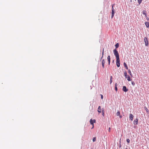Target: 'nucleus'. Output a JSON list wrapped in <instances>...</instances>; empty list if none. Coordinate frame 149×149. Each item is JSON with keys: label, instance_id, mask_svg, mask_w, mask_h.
<instances>
[{"label": "nucleus", "instance_id": "f257e3e1", "mask_svg": "<svg viewBox=\"0 0 149 149\" xmlns=\"http://www.w3.org/2000/svg\"><path fill=\"white\" fill-rule=\"evenodd\" d=\"M113 52L115 56L116 57V59L120 58L119 54L118 51L116 49H114L113 51Z\"/></svg>", "mask_w": 149, "mask_h": 149}, {"label": "nucleus", "instance_id": "4be33fe9", "mask_svg": "<svg viewBox=\"0 0 149 149\" xmlns=\"http://www.w3.org/2000/svg\"><path fill=\"white\" fill-rule=\"evenodd\" d=\"M138 2L139 3V4H140L141 3L142 1V0H138Z\"/></svg>", "mask_w": 149, "mask_h": 149}, {"label": "nucleus", "instance_id": "a211bd4d", "mask_svg": "<svg viewBox=\"0 0 149 149\" xmlns=\"http://www.w3.org/2000/svg\"><path fill=\"white\" fill-rule=\"evenodd\" d=\"M112 76H111L110 77V84H111V83L112 82Z\"/></svg>", "mask_w": 149, "mask_h": 149}, {"label": "nucleus", "instance_id": "9d476101", "mask_svg": "<svg viewBox=\"0 0 149 149\" xmlns=\"http://www.w3.org/2000/svg\"><path fill=\"white\" fill-rule=\"evenodd\" d=\"M143 14L145 15L146 19H147V17L148 18V17L147 16V14L146 13V11L145 10H143Z\"/></svg>", "mask_w": 149, "mask_h": 149}, {"label": "nucleus", "instance_id": "9b49d317", "mask_svg": "<svg viewBox=\"0 0 149 149\" xmlns=\"http://www.w3.org/2000/svg\"><path fill=\"white\" fill-rule=\"evenodd\" d=\"M107 59L109 62V65L110 63V56H109L107 57Z\"/></svg>", "mask_w": 149, "mask_h": 149}, {"label": "nucleus", "instance_id": "473e14b6", "mask_svg": "<svg viewBox=\"0 0 149 149\" xmlns=\"http://www.w3.org/2000/svg\"><path fill=\"white\" fill-rule=\"evenodd\" d=\"M147 19V20H149V18H148L147 17V19Z\"/></svg>", "mask_w": 149, "mask_h": 149}, {"label": "nucleus", "instance_id": "5701e85b", "mask_svg": "<svg viewBox=\"0 0 149 149\" xmlns=\"http://www.w3.org/2000/svg\"><path fill=\"white\" fill-rule=\"evenodd\" d=\"M96 140V137H94L93 139V142H94Z\"/></svg>", "mask_w": 149, "mask_h": 149}, {"label": "nucleus", "instance_id": "72a5a7b5", "mask_svg": "<svg viewBox=\"0 0 149 149\" xmlns=\"http://www.w3.org/2000/svg\"><path fill=\"white\" fill-rule=\"evenodd\" d=\"M125 149H127V148H125Z\"/></svg>", "mask_w": 149, "mask_h": 149}, {"label": "nucleus", "instance_id": "dca6fc26", "mask_svg": "<svg viewBox=\"0 0 149 149\" xmlns=\"http://www.w3.org/2000/svg\"><path fill=\"white\" fill-rule=\"evenodd\" d=\"M102 113L103 116H104V110L103 109H102Z\"/></svg>", "mask_w": 149, "mask_h": 149}, {"label": "nucleus", "instance_id": "bb28decb", "mask_svg": "<svg viewBox=\"0 0 149 149\" xmlns=\"http://www.w3.org/2000/svg\"><path fill=\"white\" fill-rule=\"evenodd\" d=\"M115 90L116 91H117L118 88L117 87H115Z\"/></svg>", "mask_w": 149, "mask_h": 149}, {"label": "nucleus", "instance_id": "cd10ccee", "mask_svg": "<svg viewBox=\"0 0 149 149\" xmlns=\"http://www.w3.org/2000/svg\"><path fill=\"white\" fill-rule=\"evenodd\" d=\"M146 110L147 112H148V110L146 107Z\"/></svg>", "mask_w": 149, "mask_h": 149}, {"label": "nucleus", "instance_id": "20e7f679", "mask_svg": "<svg viewBox=\"0 0 149 149\" xmlns=\"http://www.w3.org/2000/svg\"><path fill=\"white\" fill-rule=\"evenodd\" d=\"M116 64L118 67H119L120 66V58L116 59Z\"/></svg>", "mask_w": 149, "mask_h": 149}, {"label": "nucleus", "instance_id": "b1692460", "mask_svg": "<svg viewBox=\"0 0 149 149\" xmlns=\"http://www.w3.org/2000/svg\"><path fill=\"white\" fill-rule=\"evenodd\" d=\"M126 141L128 143H129L130 142V140L129 139H126Z\"/></svg>", "mask_w": 149, "mask_h": 149}, {"label": "nucleus", "instance_id": "f3484780", "mask_svg": "<svg viewBox=\"0 0 149 149\" xmlns=\"http://www.w3.org/2000/svg\"><path fill=\"white\" fill-rule=\"evenodd\" d=\"M119 44L118 43H117L115 45L116 48H118L119 47Z\"/></svg>", "mask_w": 149, "mask_h": 149}, {"label": "nucleus", "instance_id": "7ed1b4c3", "mask_svg": "<svg viewBox=\"0 0 149 149\" xmlns=\"http://www.w3.org/2000/svg\"><path fill=\"white\" fill-rule=\"evenodd\" d=\"M144 41L145 43V45L148 46V42L147 38L145 37L144 38Z\"/></svg>", "mask_w": 149, "mask_h": 149}, {"label": "nucleus", "instance_id": "2f4dec72", "mask_svg": "<svg viewBox=\"0 0 149 149\" xmlns=\"http://www.w3.org/2000/svg\"><path fill=\"white\" fill-rule=\"evenodd\" d=\"M119 116V118H122V116H120V115Z\"/></svg>", "mask_w": 149, "mask_h": 149}, {"label": "nucleus", "instance_id": "ddd939ff", "mask_svg": "<svg viewBox=\"0 0 149 149\" xmlns=\"http://www.w3.org/2000/svg\"><path fill=\"white\" fill-rule=\"evenodd\" d=\"M125 78H127V80L128 81H131V78H130V76H129L128 75H127V77Z\"/></svg>", "mask_w": 149, "mask_h": 149}, {"label": "nucleus", "instance_id": "6ab92c4d", "mask_svg": "<svg viewBox=\"0 0 149 149\" xmlns=\"http://www.w3.org/2000/svg\"><path fill=\"white\" fill-rule=\"evenodd\" d=\"M116 115L117 116H119L120 115V112L119 111H118L116 113Z\"/></svg>", "mask_w": 149, "mask_h": 149}, {"label": "nucleus", "instance_id": "f03ea898", "mask_svg": "<svg viewBox=\"0 0 149 149\" xmlns=\"http://www.w3.org/2000/svg\"><path fill=\"white\" fill-rule=\"evenodd\" d=\"M114 6V4H113L112 5V13L111 18H112L114 16V11L113 6Z\"/></svg>", "mask_w": 149, "mask_h": 149}, {"label": "nucleus", "instance_id": "6e6552de", "mask_svg": "<svg viewBox=\"0 0 149 149\" xmlns=\"http://www.w3.org/2000/svg\"><path fill=\"white\" fill-rule=\"evenodd\" d=\"M105 60L104 59H103L102 62V65L103 68H104Z\"/></svg>", "mask_w": 149, "mask_h": 149}, {"label": "nucleus", "instance_id": "39448f33", "mask_svg": "<svg viewBox=\"0 0 149 149\" xmlns=\"http://www.w3.org/2000/svg\"><path fill=\"white\" fill-rule=\"evenodd\" d=\"M90 123L92 125H93V127H92V129L94 127V124L93 123H95V119H93V120H92V119H91L90 120Z\"/></svg>", "mask_w": 149, "mask_h": 149}, {"label": "nucleus", "instance_id": "a878e982", "mask_svg": "<svg viewBox=\"0 0 149 149\" xmlns=\"http://www.w3.org/2000/svg\"><path fill=\"white\" fill-rule=\"evenodd\" d=\"M132 84L133 86H134L135 85V83L134 82V81H132Z\"/></svg>", "mask_w": 149, "mask_h": 149}, {"label": "nucleus", "instance_id": "1a4fd4ad", "mask_svg": "<svg viewBox=\"0 0 149 149\" xmlns=\"http://www.w3.org/2000/svg\"><path fill=\"white\" fill-rule=\"evenodd\" d=\"M133 117H134V116L132 114L130 113V114L129 118H130V119L131 120H133Z\"/></svg>", "mask_w": 149, "mask_h": 149}, {"label": "nucleus", "instance_id": "0eeeda50", "mask_svg": "<svg viewBox=\"0 0 149 149\" xmlns=\"http://www.w3.org/2000/svg\"><path fill=\"white\" fill-rule=\"evenodd\" d=\"M134 124L135 125H137L138 123V119L136 118V119L133 122Z\"/></svg>", "mask_w": 149, "mask_h": 149}, {"label": "nucleus", "instance_id": "393cba45", "mask_svg": "<svg viewBox=\"0 0 149 149\" xmlns=\"http://www.w3.org/2000/svg\"><path fill=\"white\" fill-rule=\"evenodd\" d=\"M104 49H103V52H102V56L101 58V59H102L103 57V54H104Z\"/></svg>", "mask_w": 149, "mask_h": 149}, {"label": "nucleus", "instance_id": "c85d7f7f", "mask_svg": "<svg viewBox=\"0 0 149 149\" xmlns=\"http://www.w3.org/2000/svg\"><path fill=\"white\" fill-rule=\"evenodd\" d=\"M118 86V84L117 83H115V87H117Z\"/></svg>", "mask_w": 149, "mask_h": 149}, {"label": "nucleus", "instance_id": "423d86ee", "mask_svg": "<svg viewBox=\"0 0 149 149\" xmlns=\"http://www.w3.org/2000/svg\"><path fill=\"white\" fill-rule=\"evenodd\" d=\"M123 90L124 91L127 92L128 91V89L125 86H124L123 87Z\"/></svg>", "mask_w": 149, "mask_h": 149}, {"label": "nucleus", "instance_id": "412c9836", "mask_svg": "<svg viewBox=\"0 0 149 149\" xmlns=\"http://www.w3.org/2000/svg\"><path fill=\"white\" fill-rule=\"evenodd\" d=\"M124 75L125 76V78L127 77V73L126 72H125L124 73Z\"/></svg>", "mask_w": 149, "mask_h": 149}, {"label": "nucleus", "instance_id": "4468645a", "mask_svg": "<svg viewBox=\"0 0 149 149\" xmlns=\"http://www.w3.org/2000/svg\"><path fill=\"white\" fill-rule=\"evenodd\" d=\"M97 111L99 113H100L101 112V107L100 106H99L97 109Z\"/></svg>", "mask_w": 149, "mask_h": 149}, {"label": "nucleus", "instance_id": "f8f14e48", "mask_svg": "<svg viewBox=\"0 0 149 149\" xmlns=\"http://www.w3.org/2000/svg\"><path fill=\"white\" fill-rule=\"evenodd\" d=\"M145 24L147 28L149 27V22H145Z\"/></svg>", "mask_w": 149, "mask_h": 149}, {"label": "nucleus", "instance_id": "aec40b11", "mask_svg": "<svg viewBox=\"0 0 149 149\" xmlns=\"http://www.w3.org/2000/svg\"><path fill=\"white\" fill-rule=\"evenodd\" d=\"M128 72L131 76H132V74L131 72V71L130 70H128Z\"/></svg>", "mask_w": 149, "mask_h": 149}, {"label": "nucleus", "instance_id": "7c9ffc66", "mask_svg": "<svg viewBox=\"0 0 149 149\" xmlns=\"http://www.w3.org/2000/svg\"><path fill=\"white\" fill-rule=\"evenodd\" d=\"M110 130H111V128H110V127H109V132H110Z\"/></svg>", "mask_w": 149, "mask_h": 149}, {"label": "nucleus", "instance_id": "c756f323", "mask_svg": "<svg viewBox=\"0 0 149 149\" xmlns=\"http://www.w3.org/2000/svg\"><path fill=\"white\" fill-rule=\"evenodd\" d=\"M100 95L101 96V99H103V96L102 95Z\"/></svg>", "mask_w": 149, "mask_h": 149}, {"label": "nucleus", "instance_id": "2eb2a0df", "mask_svg": "<svg viewBox=\"0 0 149 149\" xmlns=\"http://www.w3.org/2000/svg\"><path fill=\"white\" fill-rule=\"evenodd\" d=\"M124 65L125 67V68H126V69L128 70V67L125 62L124 63Z\"/></svg>", "mask_w": 149, "mask_h": 149}]
</instances>
